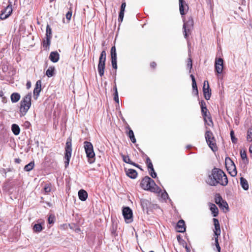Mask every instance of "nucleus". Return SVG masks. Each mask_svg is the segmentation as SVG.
I'll return each mask as SVG.
<instances>
[{"mask_svg": "<svg viewBox=\"0 0 252 252\" xmlns=\"http://www.w3.org/2000/svg\"><path fill=\"white\" fill-rule=\"evenodd\" d=\"M206 182L213 186H216L218 184L225 186L228 184V180L226 175L222 170L214 168L212 170L211 174L208 176Z\"/></svg>", "mask_w": 252, "mask_h": 252, "instance_id": "obj_1", "label": "nucleus"}, {"mask_svg": "<svg viewBox=\"0 0 252 252\" xmlns=\"http://www.w3.org/2000/svg\"><path fill=\"white\" fill-rule=\"evenodd\" d=\"M140 185L145 190L157 193H159L161 191L160 189L155 184L154 181L148 176H146L142 179Z\"/></svg>", "mask_w": 252, "mask_h": 252, "instance_id": "obj_2", "label": "nucleus"}, {"mask_svg": "<svg viewBox=\"0 0 252 252\" xmlns=\"http://www.w3.org/2000/svg\"><path fill=\"white\" fill-rule=\"evenodd\" d=\"M32 94L30 93L26 94L20 102V117L25 116L31 106Z\"/></svg>", "mask_w": 252, "mask_h": 252, "instance_id": "obj_3", "label": "nucleus"}, {"mask_svg": "<svg viewBox=\"0 0 252 252\" xmlns=\"http://www.w3.org/2000/svg\"><path fill=\"white\" fill-rule=\"evenodd\" d=\"M84 147L87 158L88 162L90 163H93L94 162L95 153L94 151L93 146L92 144L88 141L84 142Z\"/></svg>", "mask_w": 252, "mask_h": 252, "instance_id": "obj_4", "label": "nucleus"}, {"mask_svg": "<svg viewBox=\"0 0 252 252\" xmlns=\"http://www.w3.org/2000/svg\"><path fill=\"white\" fill-rule=\"evenodd\" d=\"M65 153L64 156L65 158V167H66L68 166L69 164V162L70 161V158L71 156L72 153V143H71V139L69 137L67 138L66 144H65Z\"/></svg>", "mask_w": 252, "mask_h": 252, "instance_id": "obj_5", "label": "nucleus"}, {"mask_svg": "<svg viewBox=\"0 0 252 252\" xmlns=\"http://www.w3.org/2000/svg\"><path fill=\"white\" fill-rule=\"evenodd\" d=\"M206 140L211 150L215 152L217 150V146L215 143V140L213 133L210 131H207L205 133Z\"/></svg>", "mask_w": 252, "mask_h": 252, "instance_id": "obj_6", "label": "nucleus"}, {"mask_svg": "<svg viewBox=\"0 0 252 252\" xmlns=\"http://www.w3.org/2000/svg\"><path fill=\"white\" fill-rule=\"evenodd\" d=\"M123 215L126 223H130L132 221V212L129 207H126L123 208Z\"/></svg>", "mask_w": 252, "mask_h": 252, "instance_id": "obj_7", "label": "nucleus"}, {"mask_svg": "<svg viewBox=\"0 0 252 252\" xmlns=\"http://www.w3.org/2000/svg\"><path fill=\"white\" fill-rule=\"evenodd\" d=\"M215 202L219 206V207L224 210H228V205L227 202L224 201L221 196L219 194H217L215 197Z\"/></svg>", "mask_w": 252, "mask_h": 252, "instance_id": "obj_8", "label": "nucleus"}, {"mask_svg": "<svg viewBox=\"0 0 252 252\" xmlns=\"http://www.w3.org/2000/svg\"><path fill=\"white\" fill-rule=\"evenodd\" d=\"M193 26V21L192 19L189 20L186 22H185L183 25V32L184 36L186 38L188 37V33L189 32L190 28Z\"/></svg>", "mask_w": 252, "mask_h": 252, "instance_id": "obj_9", "label": "nucleus"}, {"mask_svg": "<svg viewBox=\"0 0 252 252\" xmlns=\"http://www.w3.org/2000/svg\"><path fill=\"white\" fill-rule=\"evenodd\" d=\"M12 10V8L7 5V7L1 11L0 14V19L4 20L7 18L11 14Z\"/></svg>", "mask_w": 252, "mask_h": 252, "instance_id": "obj_10", "label": "nucleus"}, {"mask_svg": "<svg viewBox=\"0 0 252 252\" xmlns=\"http://www.w3.org/2000/svg\"><path fill=\"white\" fill-rule=\"evenodd\" d=\"M202 115L203 117L204 120L205 122H207V120L208 119L209 123L207 124L208 125L211 126L213 125V122L211 117L209 116V112H208L207 107H203L201 110Z\"/></svg>", "mask_w": 252, "mask_h": 252, "instance_id": "obj_11", "label": "nucleus"}, {"mask_svg": "<svg viewBox=\"0 0 252 252\" xmlns=\"http://www.w3.org/2000/svg\"><path fill=\"white\" fill-rule=\"evenodd\" d=\"M223 68V61L222 59L219 58L218 59L216 60L215 62V70L216 72L220 74L222 72Z\"/></svg>", "mask_w": 252, "mask_h": 252, "instance_id": "obj_12", "label": "nucleus"}, {"mask_svg": "<svg viewBox=\"0 0 252 252\" xmlns=\"http://www.w3.org/2000/svg\"><path fill=\"white\" fill-rule=\"evenodd\" d=\"M214 225L215 229H214V237H219L220 234V228L219 221L218 219H213Z\"/></svg>", "mask_w": 252, "mask_h": 252, "instance_id": "obj_13", "label": "nucleus"}, {"mask_svg": "<svg viewBox=\"0 0 252 252\" xmlns=\"http://www.w3.org/2000/svg\"><path fill=\"white\" fill-rule=\"evenodd\" d=\"M211 91L208 82H207V88H205V82H204L203 92L204 97L206 100H209L210 98L211 95Z\"/></svg>", "mask_w": 252, "mask_h": 252, "instance_id": "obj_14", "label": "nucleus"}, {"mask_svg": "<svg viewBox=\"0 0 252 252\" xmlns=\"http://www.w3.org/2000/svg\"><path fill=\"white\" fill-rule=\"evenodd\" d=\"M179 1L180 12L182 15H184L188 10V6L184 0H179Z\"/></svg>", "mask_w": 252, "mask_h": 252, "instance_id": "obj_15", "label": "nucleus"}, {"mask_svg": "<svg viewBox=\"0 0 252 252\" xmlns=\"http://www.w3.org/2000/svg\"><path fill=\"white\" fill-rule=\"evenodd\" d=\"M105 66V61L99 60L97 68L99 74L101 77L104 75Z\"/></svg>", "mask_w": 252, "mask_h": 252, "instance_id": "obj_16", "label": "nucleus"}, {"mask_svg": "<svg viewBox=\"0 0 252 252\" xmlns=\"http://www.w3.org/2000/svg\"><path fill=\"white\" fill-rule=\"evenodd\" d=\"M176 229L179 232H184L185 231V223L183 220H180L178 222Z\"/></svg>", "mask_w": 252, "mask_h": 252, "instance_id": "obj_17", "label": "nucleus"}, {"mask_svg": "<svg viewBox=\"0 0 252 252\" xmlns=\"http://www.w3.org/2000/svg\"><path fill=\"white\" fill-rule=\"evenodd\" d=\"M44 223H38L34 224L32 226L33 231L35 233H39L43 229V225Z\"/></svg>", "mask_w": 252, "mask_h": 252, "instance_id": "obj_18", "label": "nucleus"}, {"mask_svg": "<svg viewBox=\"0 0 252 252\" xmlns=\"http://www.w3.org/2000/svg\"><path fill=\"white\" fill-rule=\"evenodd\" d=\"M228 161L230 162L231 167L233 169V170L231 172H229V173L232 176L234 177L237 175V171L235 165L229 158H226L225 159V162H227Z\"/></svg>", "mask_w": 252, "mask_h": 252, "instance_id": "obj_19", "label": "nucleus"}, {"mask_svg": "<svg viewBox=\"0 0 252 252\" xmlns=\"http://www.w3.org/2000/svg\"><path fill=\"white\" fill-rule=\"evenodd\" d=\"M50 60L53 63L57 62L59 60V54L57 52H52L49 56Z\"/></svg>", "mask_w": 252, "mask_h": 252, "instance_id": "obj_20", "label": "nucleus"}, {"mask_svg": "<svg viewBox=\"0 0 252 252\" xmlns=\"http://www.w3.org/2000/svg\"><path fill=\"white\" fill-rule=\"evenodd\" d=\"M78 197L81 201H85L88 197V193L84 189H81L78 191Z\"/></svg>", "mask_w": 252, "mask_h": 252, "instance_id": "obj_21", "label": "nucleus"}, {"mask_svg": "<svg viewBox=\"0 0 252 252\" xmlns=\"http://www.w3.org/2000/svg\"><path fill=\"white\" fill-rule=\"evenodd\" d=\"M126 174L131 179H135L137 177V173L135 170L129 169L126 171Z\"/></svg>", "mask_w": 252, "mask_h": 252, "instance_id": "obj_22", "label": "nucleus"}, {"mask_svg": "<svg viewBox=\"0 0 252 252\" xmlns=\"http://www.w3.org/2000/svg\"><path fill=\"white\" fill-rule=\"evenodd\" d=\"M209 206L213 216L214 217H217L218 215L219 210L216 205L213 203H210Z\"/></svg>", "mask_w": 252, "mask_h": 252, "instance_id": "obj_23", "label": "nucleus"}, {"mask_svg": "<svg viewBox=\"0 0 252 252\" xmlns=\"http://www.w3.org/2000/svg\"><path fill=\"white\" fill-rule=\"evenodd\" d=\"M21 96L18 93H14L11 94L10 98L13 103L18 102L20 99Z\"/></svg>", "mask_w": 252, "mask_h": 252, "instance_id": "obj_24", "label": "nucleus"}, {"mask_svg": "<svg viewBox=\"0 0 252 252\" xmlns=\"http://www.w3.org/2000/svg\"><path fill=\"white\" fill-rule=\"evenodd\" d=\"M240 184L241 185V187L244 190H247L249 189V186L248 182L247 181V180L244 178L243 177L240 178Z\"/></svg>", "mask_w": 252, "mask_h": 252, "instance_id": "obj_25", "label": "nucleus"}, {"mask_svg": "<svg viewBox=\"0 0 252 252\" xmlns=\"http://www.w3.org/2000/svg\"><path fill=\"white\" fill-rule=\"evenodd\" d=\"M141 205L143 209H148L150 205V202L147 199H142L141 200Z\"/></svg>", "mask_w": 252, "mask_h": 252, "instance_id": "obj_26", "label": "nucleus"}, {"mask_svg": "<svg viewBox=\"0 0 252 252\" xmlns=\"http://www.w3.org/2000/svg\"><path fill=\"white\" fill-rule=\"evenodd\" d=\"M121 156L123 158V161L126 162V163H129V164H130L131 165H133L134 166H137V165H136V164L133 162H132L129 157L128 156H125L124 155H123L122 154L121 155Z\"/></svg>", "mask_w": 252, "mask_h": 252, "instance_id": "obj_27", "label": "nucleus"}, {"mask_svg": "<svg viewBox=\"0 0 252 252\" xmlns=\"http://www.w3.org/2000/svg\"><path fill=\"white\" fill-rule=\"evenodd\" d=\"M11 128L12 132L15 135H18L19 134L20 129L18 125L16 124H13L12 125Z\"/></svg>", "mask_w": 252, "mask_h": 252, "instance_id": "obj_28", "label": "nucleus"}, {"mask_svg": "<svg viewBox=\"0 0 252 252\" xmlns=\"http://www.w3.org/2000/svg\"><path fill=\"white\" fill-rule=\"evenodd\" d=\"M55 67L54 66H50L47 70L46 74L48 77H51L53 76L54 74Z\"/></svg>", "mask_w": 252, "mask_h": 252, "instance_id": "obj_29", "label": "nucleus"}, {"mask_svg": "<svg viewBox=\"0 0 252 252\" xmlns=\"http://www.w3.org/2000/svg\"><path fill=\"white\" fill-rule=\"evenodd\" d=\"M34 166V163L33 161H31L29 164H27L24 167V170L26 171H31Z\"/></svg>", "mask_w": 252, "mask_h": 252, "instance_id": "obj_30", "label": "nucleus"}, {"mask_svg": "<svg viewBox=\"0 0 252 252\" xmlns=\"http://www.w3.org/2000/svg\"><path fill=\"white\" fill-rule=\"evenodd\" d=\"M18 0H9L8 6L13 8H16L17 5Z\"/></svg>", "mask_w": 252, "mask_h": 252, "instance_id": "obj_31", "label": "nucleus"}, {"mask_svg": "<svg viewBox=\"0 0 252 252\" xmlns=\"http://www.w3.org/2000/svg\"><path fill=\"white\" fill-rule=\"evenodd\" d=\"M128 135L132 143H134L136 142V139L135 138L133 131L131 129H129L128 132Z\"/></svg>", "mask_w": 252, "mask_h": 252, "instance_id": "obj_32", "label": "nucleus"}, {"mask_svg": "<svg viewBox=\"0 0 252 252\" xmlns=\"http://www.w3.org/2000/svg\"><path fill=\"white\" fill-rule=\"evenodd\" d=\"M111 55L112 59H117V53L115 46H113L111 50Z\"/></svg>", "mask_w": 252, "mask_h": 252, "instance_id": "obj_33", "label": "nucleus"}, {"mask_svg": "<svg viewBox=\"0 0 252 252\" xmlns=\"http://www.w3.org/2000/svg\"><path fill=\"white\" fill-rule=\"evenodd\" d=\"M247 139L250 142L252 141V127L248 130Z\"/></svg>", "mask_w": 252, "mask_h": 252, "instance_id": "obj_34", "label": "nucleus"}, {"mask_svg": "<svg viewBox=\"0 0 252 252\" xmlns=\"http://www.w3.org/2000/svg\"><path fill=\"white\" fill-rule=\"evenodd\" d=\"M46 37L52 38V30L48 25L46 27Z\"/></svg>", "mask_w": 252, "mask_h": 252, "instance_id": "obj_35", "label": "nucleus"}, {"mask_svg": "<svg viewBox=\"0 0 252 252\" xmlns=\"http://www.w3.org/2000/svg\"><path fill=\"white\" fill-rule=\"evenodd\" d=\"M215 237V245L217 248V251L218 252H220L221 249H220V245L219 243V240H218L219 237Z\"/></svg>", "mask_w": 252, "mask_h": 252, "instance_id": "obj_36", "label": "nucleus"}, {"mask_svg": "<svg viewBox=\"0 0 252 252\" xmlns=\"http://www.w3.org/2000/svg\"><path fill=\"white\" fill-rule=\"evenodd\" d=\"M44 190L46 193H48L51 190V185L50 184H46L44 187Z\"/></svg>", "mask_w": 252, "mask_h": 252, "instance_id": "obj_37", "label": "nucleus"}, {"mask_svg": "<svg viewBox=\"0 0 252 252\" xmlns=\"http://www.w3.org/2000/svg\"><path fill=\"white\" fill-rule=\"evenodd\" d=\"M46 40L43 41V46L47 48L50 44L51 37H46Z\"/></svg>", "mask_w": 252, "mask_h": 252, "instance_id": "obj_38", "label": "nucleus"}, {"mask_svg": "<svg viewBox=\"0 0 252 252\" xmlns=\"http://www.w3.org/2000/svg\"><path fill=\"white\" fill-rule=\"evenodd\" d=\"M106 53L105 51H102L101 53L99 60L106 61Z\"/></svg>", "mask_w": 252, "mask_h": 252, "instance_id": "obj_39", "label": "nucleus"}, {"mask_svg": "<svg viewBox=\"0 0 252 252\" xmlns=\"http://www.w3.org/2000/svg\"><path fill=\"white\" fill-rule=\"evenodd\" d=\"M40 91H41V90L34 88V90H33V94H34V96L35 99L37 98L38 96H39Z\"/></svg>", "mask_w": 252, "mask_h": 252, "instance_id": "obj_40", "label": "nucleus"}, {"mask_svg": "<svg viewBox=\"0 0 252 252\" xmlns=\"http://www.w3.org/2000/svg\"><path fill=\"white\" fill-rule=\"evenodd\" d=\"M241 157L243 160H248L246 153L245 151H240Z\"/></svg>", "mask_w": 252, "mask_h": 252, "instance_id": "obj_41", "label": "nucleus"}, {"mask_svg": "<svg viewBox=\"0 0 252 252\" xmlns=\"http://www.w3.org/2000/svg\"><path fill=\"white\" fill-rule=\"evenodd\" d=\"M187 67H189V72H191V69H192V60L190 58H189L188 59V62H187Z\"/></svg>", "mask_w": 252, "mask_h": 252, "instance_id": "obj_42", "label": "nucleus"}, {"mask_svg": "<svg viewBox=\"0 0 252 252\" xmlns=\"http://www.w3.org/2000/svg\"><path fill=\"white\" fill-rule=\"evenodd\" d=\"M230 136H231V138L232 142L233 143H236L237 142V138H236L234 137V131L233 130H231L230 131Z\"/></svg>", "mask_w": 252, "mask_h": 252, "instance_id": "obj_43", "label": "nucleus"}, {"mask_svg": "<svg viewBox=\"0 0 252 252\" xmlns=\"http://www.w3.org/2000/svg\"><path fill=\"white\" fill-rule=\"evenodd\" d=\"M150 175L153 178H155L157 177V174L155 172L154 168H152V169H150L149 171Z\"/></svg>", "mask_w": 252, "mask_h": 252, "instance_id": "obj_44", "label": "nucleus"}, {"mask_svg": "<svg viewBox=\"0 0 252 252\" xmlns=\"http://www.w3.org/2000/svg\"><path fill=\"white\" fill-rule=\"evenodd\" d=\"M124 16V12L120 11L119 15L118 20L119 22H122L123 21Z\"/></svg>", "mask_w": 252, "mask_h": 252, "instance_id": "obj_45", "label": "nucleus"}, {"mask_svg": "<svg viewBox=\"0 0 252 252\" xmlns=\"http://www.w3.org/2000/svg\"><path fill=\"white\" fill-rule=\"evenodd\" d=\"M111 63L114 69L117 68V59H112Z\"/></svg>", "mask_w": 252, "mask_h": 252, "instance_id": "obj_46", "label": "nucleus"}, {"mask_svg": "<svg viewBox=\"0 0 252 252\" xmlns=\"http://www.w3.org/2000/svg\"><path fill=\"white\" fill-rule=\"evenodd\" d=\"M192 86L193 90H195L196 92V94H198V90H197L196 81H194L193 82H192Z\"/></svg>", "mask_w": 252, "mask_h": 252, "instance_id": "obj_47", "label": "nucleus"}, {"mask_svg": "<svg viewBox=\"0 0 252 252\" xmlns=\"http://www.w3.org/2000/svg\"><path fill=\"white\" fill-rule=\"evenodd\" d=\"M35 88L41 90V80H38L35 84Z\"/></svg>", "mask_w": 252, "mask_h": 252, "instance_id": "obj_48", "label": "nucleus"}, {"mask_svg": "<svg viewBox=\"0 0 252 252\" xmlns=\"http://www.w3.org/2000/svg\"><path fill=\"white\" fill-rule=\"evenodd\" d=\"M48 222L50 224H52L54 222V217L50 216L48 218Z\"/></svg>", "mask_w": 252, "mask_h": 252, "instance_id": "obj_49", "label": "nucleus"}, {"mask_svg": "<svg viewBox=\"0 0 252 252\" xmlns=\"http://www.w3.org/2000/svg\"><path fill=\"white\" fill-rule=\"evenodd\" d=\"M72 16V12L71 11H68V12L66 14L65 17L69 21L71 18Z\"/></svg>", "mask_w": 252, "mask_h": 252, "instance_id": "obj_50", "label": "nucleus"}, {"mask_svg": "<svg viewBox=\"0 0 252 252\" xmlns=\"http://www.w3.org/2000/svg\"><path fill=\"white\" fill-rule=\"evenodd\" d=\"M114 99L117 102H118V103L119 102V97H118V91H115V92Z\"/></svg>", "mask_w": 252, "mask_h": 252, "instance_id": "obj_51", "label": "nucleus"}, {"mask_svg": "<svg viewBox=\"0 0 252 252\" xmlns=\"http://www.w3.org/2000/svg\"><path fill=\"white\" fill-rule=\"evenodd\" d=\"M126 6V2H123L121 5V6L120 11L125 12Z\"/></svg>", "mask_w": 252, "mask_h": 252, "instance_id": "obj_52", "label": "nucleus"}, {"mask_svg": "<svg viewBox=\"0 0 252 252\" xmlns=\"http://www.w3.org/2000/svg\"><path fill=\"white\" fill-rule=\"evenodd\" d=\"M200 106H201V110L202 109V108L203 107H206V103L203 100H202L200 102Z\"/></svg>", "mask_w": 252, "mask_h": 252, "instance_id": "obj_53", "label": "nucleus"}, {"mask_svg": "<svg viewBox=\"0 0 252 252\" xmlns=\"http://www.w3.org/2000/svg\"><path fill=\"white\" fill-rule=\"evenodd\" d=\"M167 196H168V194L166 192L162 193L161 194V197L164 199H165L166 197H167Z\"/></svg>", "mask_w": 252, "mask_h": 252, "instance_id": "obj_54", "label": "nucleus"}, {"mask_svg": "<svg viewBox=\"0 0 252 252\" xmlns=\"http://www.w3.org/2000/svg\"><path fill=\"white\" fill-rule=\"evenodd\" d=\"M147 166L150 170L152 169V168H154L152 162H149V164H147Z\"/></svg>", "mask_w": 252, "mask_h": 252, "instance_id": "obj_55", "label": "nucleus"}, {"mask_svg": "<svg viewBox=\"0 0 252 252\" xmlns=\"http://www.w3.org/2000/svg\"><path fill=\"white\" fill-rule=\"evenodd\" d=\"M0 97H2V99H5V97L4 96V93L2 91H0Z\"/></svg>", "mask_w": 252, "mask_h": 252, "instance_id": "obj_56", "label": "nucleus"}, {"mask_svg": "<svg viewBox=\"0 0 252 252\" xmlns=\"http://www.w3.org/2000/svg\"><path fill=\"white\" fill-rule=\"evenodd\" d=\"M14 161L16 163H20L21 161V160L19 158H15Z\"/></svg>", "mask_w": 252, "mask_h": 252, "instance_id": "obj_57", "label": "nucleus"}, {"mask_svg": "<svg viewBox=\"0 0 252 252\" xmlns=\"http://www.w3.org/2000/svg\"><path fill=\"white\" fill-rule=\"evenodd\" d=\"M26 86L28 89H30L31 87V83L30 82H28L26 84Z\"/></svg>", "mask_w": 252, "mask_h": 252, "instance_id": "obj_58", "label": "nucleus"}, {"mask_svg": "<svg viewBox=\"0 0 252 252\" xmlns=\"http://www.w3.org/2000/svg\"><path fill=\"white\" fill-rule=\"evenodd\" d=\"M156 63H155V62H153L151 63V66L153 67V68H155L156 66Z\"/></svg>", "mask_w": 252, "mask_h": 252, "instance_id": "obj_59", "label": "nucleus"}, {"mask_svg": "<svg viewBox=\"0 0 252 252\" xmlns=\"http://www.w3.org/2000/svg\"><path fill=\"white\" fill-rule=\"evenodd\" d=\"M190 76V77L191 78L192 82H193L194 81H195L194 76L192 74H191Z\"/></svg>", "mask_w": 252, "mask_h": 252, "instance_id": "obj_60", "label": "nucleus"}, {"mask_svg": "<svg viewBox=\"0 0 252 252\" xmlns=\"http://www.w3.org/2000/svg\"><path fill=\"white\" fill-rule=\"evenodd\" d=\"M147 164H149V162H152L149 158H148L146 160Z\"/></svg>", "mask_w": 252, "mask_h": 252, "instance_id": "obj_61", "label": "nucleus"}, {"mask_svg": "<svg viewBox=\"0 0 252 252\" xmlns=\"http://www.w3.org/2000/svg\"><path fill=\"white\" fill-rule=\"evenodd\" d=\"M249 152L252 154V146H250L249 147Z\"/></svg>", "mask_w": 252, "mask_h": 252, "instance_id": "obj_62", "label": "nucleus"}, {"mask_svg": "<svg viewBox=\"0 0 252 252\" xmlns=\"http://www.w3.org/2000/svg\"><path fill=\"white\" fill-rule=\"evenodd\" d=\"M2 99V102H5V101H6V98H5V99Z\"/></svg>", "mask_w": 252, "mask_h": 252, "instance_id": "obj_63", "label": "nucleus"}, {"mask_svg": "<svg viewBox=\"0 0 252 252\" xmlns=\"http://www.w3.org/2000/svg\"><path fill=\"white\" fill-rule=\"evenodd\" d=\"M114 90H115V91H117V89L116 86H115V88H114Z\"/></svg>", "mask_w": 252, "mask_h": 252, "instance_id": "obj_64", "label": "nucleus"}]
</instances>
